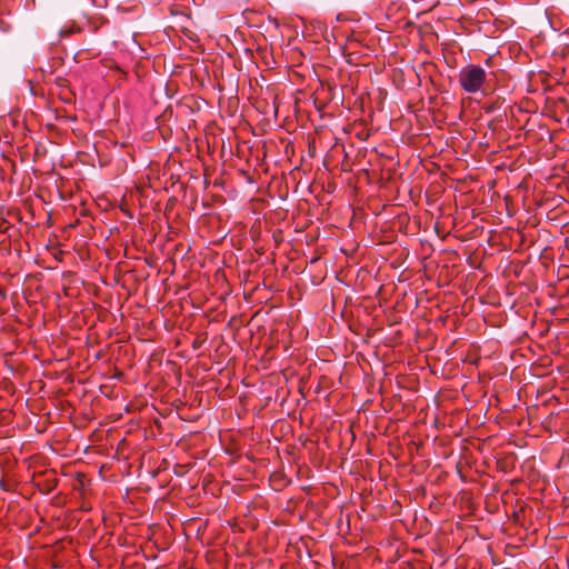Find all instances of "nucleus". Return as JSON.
I'll return each instance as SVG.
<instances>
[{"instance_id": "4", "label": "nucleus", "mask_w": 569, "mask_h": 569, "mask_svg": "<svg viewBox=\"0 0 569 569\" xmlns=\"http://www.w3.org/2000/svg\"><path fill=\"white\" fill-rule=\"evenodd\" d=\"M397 222L399 223V228H401V226L403 223L402 212H396L393 210V222H392L393 229L396 228Z\"/></svg>"}, {"instance_id": "9", "label": "nucleus", "mask_w": 569, "mask_h": 569, "mask_svg": "<svg viewBox=\"0 0 569 569\" xmlns=\"http://www.w3.org/2000/svg\"><path fill=\"white\" fill-rule=\"evenodd\" d=\"M396 361H398V360L396 359V352L393 351V359H392V362L395 363Z\"/></svg>"}, {"instance_id": "5", "label": "nucleus", "mask_w": 569, "mask_h": 569, "mask_svg": "<svg viewBox=\"0 0 569 569\" xmlns=\"http://www.w3.org/2000/svg\"><path fill=\"white\" fill-rule=\"evenodd\" d=\"M392 506H393V518H395L397 516L396 508L398 507V501L393 500Z\"/></svg>"}, {"instance_id": "1", "label": "nucleus", "mask_w": 569, "mask_h": 569, "mask_svg": "<svg viewBox=\"0 0 569 569\" xmlns=\"http://www.w3.org/2000/svg\"><path fill=\"white\" fill-rule=\"evenodd\" d=\"M486 81V71L476 64H467L459 72V83L468 93L479 91Z\"/></svg>"}, {"instance_id": "3", "label": "nucleus", "mask_w": 569, "mask_h": 569, "mask_svg": "<svg viewBox=\"0 0 569 569\" xmlns=\"http://www.w3.org/2000/svg\"><path fill=\"white\" fill-rule=\"evenodd\" d=\"M395 311H396V307L393 306V320H392V323H393V341L396 340V336L397 335H401V332H402V329H397V330L395 329V327L397 325H401V318H398L396 316Z\"/></svg>"}, {"instance_id": "8", "label": "nucleus", "mask_w": 569, "mask_h": 569, "mask_svg": "<svg viewBox=\"0 0 569 569\" xmlns=\"http://www.w3.org/2000/svg\"><path fill=\"white\" fill-rule=\"evenodd\" d=\"M398 281H399V282H405V281H406V279H403V278L400 276V277L398 278Z\"/></svg>"}, {"instance_id": "2", "label": "nucleus", "mask_w": 569, "mask_h": 569, "mask_svg": "<svg viewBox=\"0 0 569 569\" xmlns=\"http://www.w3.org/2000/svg\"><path fill=\"white\" fill-rule=\"evenodd\" d=\"M392 77H393V87H396L397 89H403V84H401V86L399 84V82L402 80L403 71L401 69L393 67Z\"/></svg>"}, {"instance_id": "6", "label": "nucleus", "mask_w": 569, "mask_h": 569, "mask_svg": "<svg viewBox=\"0 0 569 569\" xmlns=\"http://www.w3.org/2000/svg\"><path fill=\"white\" fill-rule=\"evenodd\" d=\"M495 111V106H489L486 108V112L487 113H490V112H493Z\"/></svg>"}, {"instance_id": "7", "label": "nucleus", "mask_w": 569, "mask_h": 569, "mask_svg": "<svg viewBox=\"0 0 569 569\" xmlns=\"http://www.w3.org/2000/svg\"><path fill=\"white\" fill-rule=\"evenodd\" d=\"M396 398H397V396L393 393V396H392V399H393V410L396 409Z\"/></svg>"}]
</instances>
